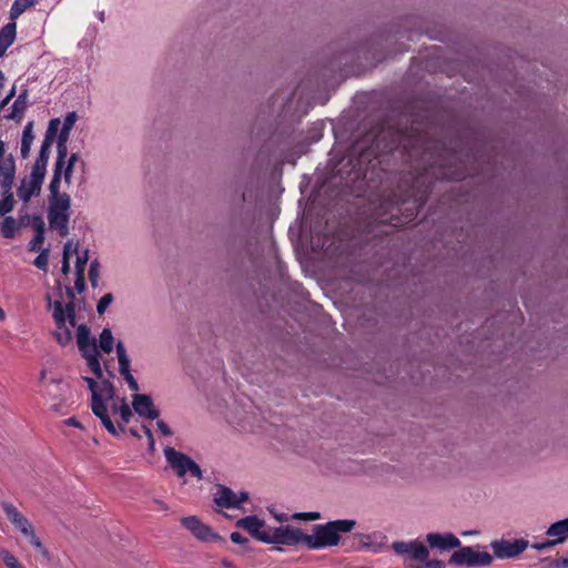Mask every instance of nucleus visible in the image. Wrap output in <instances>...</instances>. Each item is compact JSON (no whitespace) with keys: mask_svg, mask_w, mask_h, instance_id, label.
Returning <instances> with one entry per match:
<instances>
[{"mask_svg":"<svg viewBox=\"0 0 568 568\" xmlns=\"http://www.w3.org/2000/svg\"><path fill=\"white\" fill-rule=\"evenodd\" d=\"M402 146L410 158L419 156L422 171L405 179L398 186L399 194H394L381 205L378 219L381 223L402 226L413 221L420 207L426 203L429 193L430 180H462L465 174L447 165L454 158L446 152L437 153V143L426 141L422 135H407L398 130H382L375 141L374 150L377 154L388 153Z\"/></svg>","mask_w":568,"mask_h":568,"instance_id":"f257e3e1","label":"nucleus"},{"mask_svg":"<svg viewBox=\"0 0 568 568\" xmlns=\"http://www.w3.org/2000/svg\"><path fill=\"white\" fill-rule=\"evenodd\" d=\"M61 176L52 175L49 184L48 221L49 227L62 237L69 234L71 197L60 191Z\"/></svg>","mask_w":568,"mask_h":568,"instance_id":"f03ea898","label":"nucleus"},{"mask_svg":"<svg viewBox=\"0 0 568 568\" xmlns=\"http://www.w3.org/2000/svg\"><path fill=\"white\" fill-rule=\"evenodd\" d=\"M356 526L354 519H337L324 525H315L313 534L306 537L308 549H323L338 545L339 534L352 531Z\"/></svg>","mask_w":568,"mask_h":568,"instance_id":"7ed1b4c3","label":"nucleus"},{"mask_svg":"<svg viewBox=\"0 0 568 568\" xmlns=\"http://www.w3.org/2000/svg\"><path fill=\"white\" fill-rule=\"evenodd\" d=\"M69 302L63 304L55 301L52 305V317L55 323V329L52 333L57 343L61 346L69 345L73 339L72 329L75 327V306L73 303L74 293L71 287H67Z\"/></svg>","mask_w":568,"mask_h":568,"instance_id":"20e7f679","label":"nucleus"},{"mask_svg":"<svg viewBox=\"0 0 568 568\" xmlns=\"http://www.w3.org/2000/svg\"><path fill=\"white\" fill-rule=\"evenodd\" d=\"M45 152L47 144L40 150L30 175L21 181L17 190V195L23 203H28L32 196L39 195L41 192L48 165V155Z\"/></svg>","mask_w":568,"mask_h":568,"instance_id":"39448f33","label":"nucleus"},{"mask_svg":"<svg viewBox=\"0 0 568 568\" xmlns=\"http://www.w3.org/2000/svg\"><path fill=\"white\" fill-rule=\"evenodd\" d=\"M494 557L485 550L484 546L459 547L450 556L448 564L458 567H486L493 562Z\"/></svg>","mask_w":568,"mask_h":568,"instance_id":"423d86ee","label":"nucleus"},{"mask_svg":"<svg viewBox=\"0 0 568 568\" xmlns=\"http://www.w3.org/2000/svg\"><path fill=\"white\" fill-rule=\"evenodd\" d=\"M2 509L10 520V523L24 536L29 539V542L45 558H48L49 552L41 542L40 538L36 535L34 528L31 523L24 517L16 506L10 503H3Z\"/></svg>","mask_w":568,"mask_h":568,"instance_id":"0eeeda50","label":"nucleus"},{"mask_svg":"<svg viewBox=\"0 0 568 568\" xmlns=\"http://www.w3.org/2000/svg\"><path fill=\"white\" fill-rule=\"evenodd\" d=\"M163 453L168 464L174 470L178 477H184L187 473H190L197 479L203 478L201 467L187 455L178 452L170 446H166L163 449Z\"/></svg>","mask_w":568,"mask_h":568,"instance_id":"6e6552de","label":"nucleus"},{"mask_svg":"<svg viewBox=\"0 0 568 568\" xmlns=\"http://www.w3.org/2000/svg\"><path fill=\"white\" fill-rule=\"evenodd\" d=\"M392 548L395 554L403 557V562L407 568H423L422 566H414L412 562H424L429 557L428 548L417 539L394 541Z\"/></svg>","mask_w":568,"mask_h":568,"instance_id":"1a4fd4ad","label":"nucleus"},{"mask_svg":"<svg viewBox=\"0 0 568 568\" xmlns=\"http://www.w3.org/2000/svg\"><path fill=\"white\" fill-rule=\"evenodd\" d=\"M307 534H304L302 529L286 525L270 528L268 537H263L264 544H281L286 546H306Z\"/></svg>","mask_w":568,"mask_h":568,"instance_id":"9d476101","label":"nucleus"},{"mask_svg":"<svg viewBox=\"0 0 568 568\" xmlns=\"http://www.w3.org/2000/svg\"><path fill=\"white\" fill-rule=\"evenodd\" d=\"M528 541L524 539H516L514 541L499 539L490 542V548L494 556L499 559L515 558L526 550Z\"/></svg>","mask_w":568,"mask_h":568,"instance_id":"9b49d317","label":"nucleus"},{"mask_svg":"<svg viewBox=\"0 0 568 568\" xmlns=\"http://www.w3.org/2000/svg\"><path fill=\"white\" fill-rule=\"evenodd\" d=\"M181 524L201 541H217L221 539L217 534L213 532L212 529L196 516L184 517L181 519Z\"/></svg>","mask_w":568,"mask_h":568,"instance_id":"f8f14e48","label":"nucleus"},{"mask_svg":"<svg viewBox=\"0 0 568 568\" xmlns=\"http://www.w3.org/2000/svg\"><path fill=\"white\" fill-rule=\"evenodd\" d=\"M16 176V162L12 155L4 158V143L0 141V179L4 192L12 189Z\"/></svg>","mask_w":568,"mask_h":568,"instance_id":"ddd939ff","label":"nucleus"},{"mask_svg":"<svg viewBox=\"0 0 568 568\" xmlns=\"http://www.w3.org/2000/svg\"><path fill=\"white\" fill-rule=\"evenodd\" d=\"M426 541L433 549L452 550L460 547V540L452 532H430L426 535Z\"/></svg>","mask_w":568,"mask_h":568,"instance_id":"4468645a","label":"nucleus"},{"mask_svg":"<svg viewBox=\"0 0 568 568\" xmlns=\"http://www.w3.org/2000/svg\"><path fill=\"white\" fill-rule=\"evenodd\" d=\"M264 520L251 515L236 521V527L246 530L253 538L263 542V537H268L270 528L263 529Z\"/></svg>","mask_w":568,"mask_h":568,"instance_id":"2eb2a0df","label":"nucleus"},{"mask_svg":"<svg viewBox=\"0 0 568 568\" xmlns=\"http://www.w3.org/2000/svg\"><path fill=\"white\" fill-rule=\"evenodd\" d=\"M116 348V355H118V362H119V372L128 383V386L131 390L138 392L139 390V384L131 374L130 369V359L126 354L125 346L122 342H118L115 345Z\"/></svg>","mask_w":568,"mask_h":568,"instance_id":"dca6fc26","label":"nucleus"},{"mask_svg":"<svg viewBox=\"0 0 568 568\" xmlns=\"http://www.w3.org/2000/svg\"><path fill=\"white\" fill-rule=\"evenodd\" d=\"M132 406L140 417L155 419L160 415V412L154 407L153 399L146 394L133 395Z\"/></svg>","mask_w":568,"mask_h":568,"instance_id":"f3484780","label":"nucleus"},{"mask_svg":"<svg viewBox=\"0 0 568 568\" xmlns=\"http://www.w3.org/2000/svg\"><path fill=\"white\" fill-rule=\"evenodd\" d=\"M69 134H70V131H65L64 129L61 128L60 133L58 135V141H57V159L54 162V169H53L52 175H57V174H58V176L62 175V169L64 165V161L68 156L67 142L69 139Z\"/></svg>","mask_w":568,"mask_h":568,"instance_id":"a211bd4d","label":"nucleus"},{"mask_svg":"<svg viewBox=\"0 0 568 568\" xmlns=\"http://www.w3.org/2000/svg\"><path fill=\"white\" fill-rule=\"evenodd\" d=\"M29 106V93L28 90L24 89L22 92L17 97L14 102L11 105L10 112L6 115L7 120L16 121L17 123H20L23 119V115Z\"/></svg>","mask_w":568,"mask_h":568,"instance_id":"6ab92c4d","label":"nucleus"},{"mask_svg":"<svg viewBox=\"0 0 568 568\" xmlns=\"http://www.w3.org/2000/svg\"><path fill=\"white\" fill-rule=\"evenodd\" d=\"M214 501L220 507L239 508L237 495L231 488L223 485L216 486Z\"/></svg>","mask_w":568,"mask_h":568,"instance_id":"aec40b11","label":"nucleus"},{"mask_svg":"<svg viewBox=\"0 0 568 568\" xmlns=\"http://www.w3.org/2000/svg\"><path fill=\"white\" fill-rule=\"evenodd\" d=\"M77 343L81 355L98 349L97 339L91 336L90 329L85 324L78 326Z\"/></svg>","mask_w":568,"mask_h":568,"instance_id":"412c9836","label":"nucleus"},{"mask_svg":"<svg viewBox=\"0 0 568 568\" xmlns=\"http://www.w3.org/2000/svg\"><path fill=\"white\" fill-rule=\"evenodd\" d=\"M63 383L60 379H51L49 383L44 384L43 395L54 403L51 405L53 410H58L60 403L63 399Z\"/></svg>","mask_w":568,"mask_h":568,"instance_id":"4be33fe9","label":"nucleus"},{"mask_svg":"<svg viewBox=\"0 0 568 568\" xmlns=\"http://www.w3.org/2000/svg\"><path fill=\"white\" fill-rule=\"evenodd\" d=\"M91 409L93 414L101 420L102 425L105 429L113 436H118V428L111 420L108 414V407L105 400L99 402L97 404H91Z\"/></svg>","mask_w":568,"mask_h":568,"instance_id":"5701e85b","label":"nucleus"},{"mask_svg":"<svg viewBox=\"0 0 568 568\" xmlns=\"http://www.w3.org/2000/svg\"><path fill=\"white\" fill-rule=\"evenodd\" d=\"M556 545L562 544L568 538V517L551 524L546 530Z\"/></svg>","mask_w":568,"mask_h":568,"instance_id":"b1692460","label":"nucleus"},{"mask_svg":"<svg viewBox=\"0 0 568 568\" xmlns=\"http://www.w3.org/2000/svg\"><path fill=\"white\" fill-rule=\"evenodd\" d=\"M17 36V23L11 21L0 30V58L6 54L8 48L14 42Z\"/></svg>","mask_w":568,"mask_h":568,"instance_id":"393cba45","label":"nucleus"},{"mask_svg":"<svg viewBox=\"0 0 568 568\" xmlns=\"http://www.w3.org/2000/svg\"><path fill=\"white\" fill-rule=\"evenodd\" d=\"M34 135H33V122L29 121L22 131V139H21V156L23 159H27L30 154L31 145L33 143Z\"/></svg>","mask_w":568,"mask_h":568,"instance_id":"a878e982","label":"nucleus"},{"mask_svg":"<svg viewBox=\"0 0 568 568\" xmlns=\"http://www.w3.org/2000/svg\"><path fill=\"white\" fill-rule=\"evenodd\" d=\"M40 0H14L9 11V18L11 21L16 20L28 9L34 7Z\"/></svg>","mask_w":568,"mask_h":568,"instance_id":"bb28decb","label":"nucleus"},{"mask_svg":"<svg viewBox=\"0 0 568 568\" xmlns=\"http://www.w3.org/2000/svg\"><path fill=\"white\" fill-rule=\"evenodd\" d=\"M82 356L87 359L88 367L94 374V376L99 379L103 377V372L100 364V353L98 349L93 352H88L87 354H82Z\"/></svg>","mask_w":568,"mask_h":568,"instance_id":"cd10ccee","label":"nucleus"},{"mask_svg":"<svg viewBox=\"0 0 568 568\" xmlns=\"http://www.w3.org/2000/svg\"><path fill=\"white\" fill-rule=\"evenodd\" d=\"M59 125H60V120L59 119H52L49 122L47 134H45V136H44V139L42 141L40 150H42L44 148V145L47 144V152L45 153H47L48 158L50 156V149H51L52 141H53V135L57 133V131L59 129Z\"/></svg>","mask_w":568,"mask_h":568,"instance_id":"c85d7f7f","label":"nucleus"},{"mask_svg":"<svg viewBox=\"0 0 568 568\" xmlns=\"http://www.w3.org/2000/svg\"><path fill=\"white\" fill-rule=\"evenodd\" d=\"M114 338L110 328H103L99 337V346L104 353H111Z\"/></svg>","mask_w":568,"mask_h":568,"instance_id":"c756f323","label":"nucleus"},{"mask_svg":"<svg viewBox=\"0 0 568 568\" xmlns=\"http://www.w3.org/2000/svg\"><path fill=\"white\" fill-rule=\"evenodd\" d=\"M0 189H1V193L3 195V199L0 200V216H3L7 213L12 211L14 200H13L11 190L8 192H4V189L1 183H0Z\"/></svg>","mask_w":568,"mask_h":568,"instance_id":"7c9ffc66","label":"nucleus"},{"mask_svg":"<svg viewBox=\"0 0 568 568\" xmlns=\"http://www.w3.org/2000/svg\"><path fill=\"white\" fill-rule=\"evenodd\" d=\"M17 225L12 216H7L1 226V233L6 239H12L16 235Z\"/></svg>","mask_w":568,"mask_h":568,"instance_id":"2f4dec72","label":"nucleus"},{"mask_svg":"<svg viewBox=\"0 0 568 568\" xmlns=\"http://www.w3.org/2000/svg\"><path fill=\"white\" fill-rule=\"evenodd\" d=\"M83 379L87 383L88 388L91 392V404H97L99 402H102L103 398L98 390V384H97L95 379L92 377H88V376L83 377Z\"/></svg>","mask_w":568,"mask_h":568,"instance_id":"473e14b6","label":"nucleus"},{"mask_svg":"<svg viewBox=\"0 0 568 568\" xmlns=\"http://www.w3.org/2000/svg\"><path fill=\"white\" fill-rule=\"evenodd\" d=\"M113 413L119 414L124 424H128L132 417L131 408L124 400L120 406H113Z\"/></svg>","mask_w":568,"mask_h":568,"instance_id":"72a5a7b5","label":"nucleus"},{"mask_svg":"<svg viewBox=\"0 0 568 568\" xmlns=\"http://www.w3.org/2000/svg\"><path fill=\"white\" fill-rule=\"evenodd\" d=\"M99 277H100V263L98 262V260H93L90 263V267H89V280L93 287H95L98 285Z\"/></svg>","mask_w":568,"mask_h":568,"instance_id":"f704fd0d","label":"nucleus"},{"mask_svg":"<svg viewBox=\"0 0 568 568\" xmlns=\"http://www.w3.org/2000/svg\"><path fill=\"white\" fill-rule=\"evenodd\" d=\"M103 398V400L112 399L114 396V387L112 383L108 379L102 381L101 383V389L99 392Z\"/></svg>","mask_w":568,"mask_h":568,"instance_id":"c9c22d12","label":"nucleus"},{"mask_svg":"<svg viewBox=\"0 0 568 568\" xmlns=\"http://www.w3.org/2000/svg\"><path fill=\"white\" fill-rule=\"evenodd\" d=\"M113 302V295L111 293L104 294L98 302L97 305V312L99 315H102L106 308L111 305Z\"/></svg>","mask_w":568,"mask_h":568,"instance_id":"e433bc0d","label":"nucleus"},{"mask_svg":"<svg viewBox=\"0 0 568 568\" xmlns=\"http://www.w3.org/2000/svg\"><path fill=\"white\" fill-rule=\"evenodd\" d=\"M48 250H42L40 254L34 258L33 264L36 267L42 271H47L48 267Z\"/></svg>","mask_w":568,"mask_h":568,"instance_id":"4c0bfd02","label":"nucleus"},{"mask_svg":"<svg viewBox=\"0 0 568 568\" xmlns=\"http://www.w3.org/2000/svg\"><path fill=\"white\" fill-rule=\"evenodd\" d=\"M2 560L6 564L8 568H24L18 559L10 554L9 551H3L2 554Z\"/></svg>","mask_w":568,"mask_h":568,"instance_id":"58836bf2","label":"nucleus"},{"mask_svg":"<svg viewBox=\"0 0 568 568\" xmlns=\"http://www.w3.org/2000/svg\"><path fill=\"white\" fill-rule=\"evenodd\" d=\"M88 261H89V250H84L82 252V254H79L77 256L75 272L81 271L82 273H84L85 265H87Z\"/></svg>","mask_w":568,"mask_h":568,"instance_id":"ea45409f","label":"nucleus"},{"mask_svg":"<svg viewBox=\"0 0 568 568\" xmlns=\"http://www.w3.org/2000/svg\"><path fill=\"white\" fill-rule=\"evenodd\" d=\"M568 567V551L561 558L551 559L548 561L547 568H567Z\"/></svg>","mask_w":568,"mask_h":568,"instance_id":"a19ab883","label":"nucleus"},{"mask_svg":"<svg viewBox=\"0 0 568 568\" xmlns=\"http://www.w3.org/2000/svg\"><path fill=\"white\" fill-rule=\"evenodd\" d=\"M78 115L75 112H69L67 116L64 118L62 129L65 131H71L74 123L77 122Z\"/></svg>","mask_w":568,"mask_h":568,"instance_id":"79ce46f5","label":"nucleus"},{"mask_svg":"<svg viewBox=\"0 0 568 568\" xmlns=\"http://www.w3.org/2000/svg\"><path fill=\"white\" fill-rule=\"evenodd\" d=\"M73 169H74V165L68 164V163L64 161V165H63V169H62V175H61V179L63 178L64 183H65L67 185H70V184H71V178H72Z\"/></svg>","mask_w":568,"mask_h":568,"instance_id":"37998d69","label":"nucleus"},{"mask_svg":"<svg viewBox=\"0 0 568 568\" xmlns=\"http://www.w3.org/2000/svg\"><path fill=\"white\" fill-rule=\"evenodd\" d=\"M74 287L79 293H82L85 288L84 273L81 271L75 272Z\"/></svg>","mask_w":568,"mask_h":568,"instance_id":"c03bdc74","label":"nucleus"},{"mask_svg":"<svg viewBox=\"0 0 568 568\" xmlns=\"http://www.w3.org/2000/svg\"><path fill=\"white\" fill-rule=\"evenodd\" d=\"M44 241V235L42 234H36L34 237L29 243L30 251H37L40 248Z\"/></svg>","mask_w":568,"mask_h":568,"instance_id":"a18cd8bd","label":"nucleus"},{"mask_svg":"<svg viewBox=\"0 0 568 568\" xmlns=\"http://www.w3.org/2000/svg\"><path fill=\"white\" fill-rule=\"evenodd\" d=\"M142 429H143L145 436L148 437V444H149L150 453H154V450H155V442H154V437H153V434H152L151 429L148 426H142Z\"/></svg>","mask_w":568,"mask_h":568,"instance_id":"49530a36","label":"nucleus"},{"mask_svg":"<svg viewBox=\"0 0 568 568\" xmlns=\"http://www.w3.org/2000/svg\"><path fill=\"white\" fill-rule=\"evenodd\" d=\"M33 229L36 230L37 234L44 235V222L41 216H34L32 222Z\"/></svg>","mask_w":568,"mask_h":568,"instance_id":"de8ad7c7","label":"nucleus"},{"mask_svg":"<svg viewBox=\"0 0 568 568\" xmlns=\"http://www.w3.org/2000/svg\"><path fill=\"white\" fill-rule=\"evenodd\" d=\"M556 544L554 542L552 539H549V540H546L544 542H536V544H532L531 545V548L536 549V550H545V549H549V548H552L555 547Z\"/></svg>","mask_w":568,"mask_h":568,"instance_id":"09e8293b","label":"nucleus"},{"mask_svg":"<svg viewBox=\"0 0 568 568\" xmlns=\"http://www.w3.org/2000/svg\"><path fill=\"white\" fill-rule=\"evenodd\" d=\"M295 518H303L306 520H317L320 519L321 515L317 511H311V513H301L294 515Z\"/></svg>","mask_w":568,"mask_h":568,"instance_id":"8fccbe9b","label":"nucleus"},{"mask_svg":"<svg viewBox=\"0 0 568 568\" xmlns=\"http://www.w3.org/2000/svg\"><path fill=\"white\" fill-rule=\"evenodd\" d=\"M231 540L234 542V544H237V545H245L247 542V538H245L241 532L239 531H233L231 534Z\"/></svg>","mask_w":568,"mask_h":568,"instance_id":"3c124183","label":"nucleus"},{"mask_svg":"<svg viewBox=\"0 0 568 568\" xmlns=\"http://www.w3.org/2000/svg\"><path fill=\"white\" fill-rule=\"evenodd\" d=\"M423 568H445V564L442 560L433 559L424 561Z\"/></svg>","mask_w":568,"mask_h":568,"instance_id":"603ef678","label":"nucleus"},{"mask_svg":"<svg viewBox=\"0 0 568 568\" xmlns=\"http://www.w3.org/2000/svg\"><path fill=\"white\" fill-rule=\"evenodd\" d=\"M156 426H158V429L160 430V433L163 436H171L172 435L171 428L163 420H158L156 422Z\"/></svg>","mask_w":568,"mask_h":568,"instance_id":"864d4df0","label":"nucleus"},{"mask_svg":"<svg viewBox=\"0 0 568 568\" xmlns=\"http://www.w3.org/2000/svg\"><path fill=\"white\" fill-rule=\"evenodd\" d=\"M16 95V87H12V89L8 92L7 97L1 101L0 108H4Z\"/></svg>","mask_w":568,"mask_h":568,"instance_id":"5fc2aeb1","label":"nucleus"},{"mask_svg":"<svg viewBox=\"0 0 568 568\" xmlns=\"http://www.w3.org/2000/svg\"><path fill=\"white\" fill-rule=\"evenodd\" d=\"M71 247H72V242L71 241H68L64 246H63V258H65L67 256V260L70 258V254H71Z\"/></svg>","mask_w":568,"mask_h":568,"instance_id":"6e6d98bb","label":"nucleus"},{"mask_svg":"<svg viewBox=\"0 0 568 568\" xmlns=\"http://www.w3.org/2000/svg\"><path fill=\"white\" fill-rule=\"evenodd\" d=\"M80 160L79 153H72L69 158L67 156L65 162L71 165H75V163Z\"/></svg>","mask_w":568,"mask_h":568,"instance_id":"4d7b16f0","label":"nucleus"},{"mask_svg":"<svg viewBox=\"0 0 568 568\" xmlns=\"http://www.w3.org/2000/svg\"><path fill=\"white\" fill-rule=\"evenodd\" d=\"M64 423L69 426L82 428L81 423L75 417H70Z\"/></svg>","mask_w":568,"mask_h":568,"instance_id":"13d9d810","label":"nucleus"},{"mask_svg":"<svg viewBox=\"0 0 568 568\" xmlns=\"http://www.w3.org/2000/svg\"><path fill=\"white\" fill-rule=\"evenodd\" d=\"M61 271L63 274H68L70 272V263H69V260L65 258H62V267H61Z\"/></svg>","mask_w":568,"mask_h":568,"instance_id":"bf43d9fd","label":"nucleus"},{"mask_svg":"<svg viewBox=\"0 0 568 568\" xmlns=\"http://www.w3.org/2000/svg\"><path fill=\"white\" fill-rule=\"evenodd\" d=\"M248 499V494L246 491H241L240 495H237L239 500V507L242 503L246 501Z\"/></svg>","mask_w":568,"mask_h":568,"instance_id":"052dcab7","label":"nucleus"},{"mask_svg":"<svg viewBox=\"0 0 568 568\" xmlns=\"http://www.w3.org/2000/svg\"><path fill=\"white\" fill-rule=\"evenodd\" d=\"M6 77L4 73L0 70V90L4 87Z\"/></svg>","mask_w":568,"mask_h":568,"instance_id":"680f3d73","label":"nucleus"},{"mask_svg":"<svg viewBox=\"0 0 568 568\" xmlns=\"http://www.w3.org/2000/svg\"><path fill=\"white\" fill-rule=\"evenodd\" d=\"M130 434L133 436V437H136V438H140V434L136 429L134 428H130Z\"/></svg>","mask_w":568,"mask_h":568,"instance_id":"e2e57ef3","label":"nucleus"},{"mask_svg":"<svg viewBox=\"0 0 568 568\" xmlns=\"http://www.w3.org/2000/svg\"><path fill=\"white\" fill-rule=\"evenodd\" d=\"M478 531L477 530H469V531H463L462 535L463 536H468V535H477Z\"/></svg>","mask_w":568,"mask_h":568,"instance_id":"0e129e2a","label":"nucleus"},{"mask_svg":"<svg viewBox=\"0 0 568 568\" xmlns=\"http://www.w3.org/2000/svg\"><path fill=\"white\" fill-rule=\"evenodd\" d=\"M275 517L278 521H284L287 519L286 515H276Z\"/></svg>","mask_w":568,"mask_h":568,"instance_id":"69168bd1","label":"nucleus"},{"mask_svg":"<svg viewBox=\"0 0 568 568\" xmlns=\"http://www.w3.org/2000/svg\"><path fill=\"white\" fill-rule=\"evenodd\" d=\"M222 564H223V566H224V567H226V568H232V567H233V566H232V564H231L229 560H226V559H224V560L222 561Z\"/></svg>","mask_w":568,"mask_h":568,"instance_id":"338daca9","label":"nucleus"},{"mask_svg":"<svg viewBox=\"0 0 568 568\" xmlns=\"http://www.w3.org/2000/svg\"><path fill=\"white\" fill-rule=\"evenodd\" d=\"M98 17H99V20H100L101 22H103V21H104V19H105L104 11L99 12V16H98Z\"/></svg>","mask_w":568,"mask_h":568,"instance_id":"774afa93","label":"nucleus"}]
</instances>
